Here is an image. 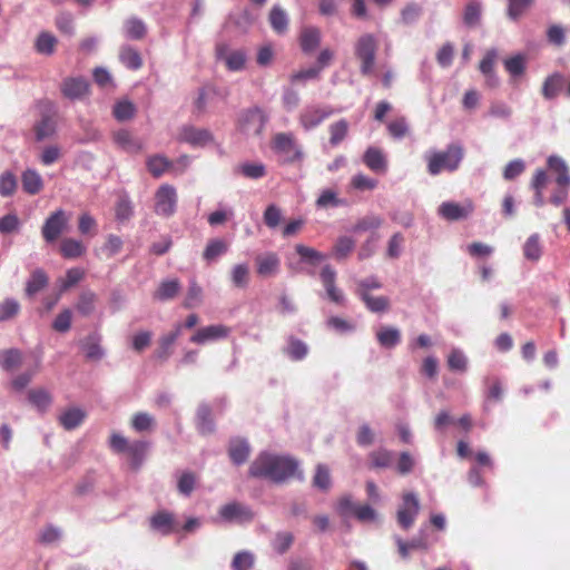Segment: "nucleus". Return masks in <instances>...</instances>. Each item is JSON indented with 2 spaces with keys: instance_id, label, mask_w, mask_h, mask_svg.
<instances>
[{
  "instance_id": "obj_1",
  "label": "nucleus",
  "mask_w": 570,
  "mask_h": 570,
  "mask_svg": "<svg viewBox=\"0 0 570 570\" xmlns=\"http://www.w3.org/2000/svg\"><path fill=\"white\" fill-rule=\"evenodd\" d=\"M297 462L287 456L261 453L249 466V475L283 482L295 475Z\"/></svg>"
},
{
  "instance_id": "obj_2",
  "label": "nucleus",
  "mask_w": 570,
  "mask_h": 570,
  "mask_svg": "<svg viewBox=\"0 0 570 570\" xmlns=\"http://www.w3.org/2000/svg\"><path fill=\"white\" fill-rule=\"evenodd\" d=\"M464 158V148L459 144H450L444 150H434L425 156L428 171L432 176L441 171L453 173L459 169Z\"/></svg>"
},
{
  "instance_id": "obj_3",
  "label": "nucleus",
  "mask_w": 570,
  "mask_h": 570,
  "mask_svg": "<svg viewBox=\"0 0 570 570\" xmlns=\"http://www.w3.org/2000/svg\"><path fill=\"white\" fill-rule=\"evenodd\" d=\"M109 446L115 453L126 454L131 469L138 470L145 460L148 443L145 441L129 442L121 434L114 432L109 439Z\"/></svg>"
},
{
  "instance_id": "obj_4",
  "label": "nucleus",
  "mask_w": 570,
  "mask_h": 570,
  "mask_svg": "<svg viewBox=\"0 0 570 570\" xmlns=\"http://www.w3.org/2000/svg\"><path fill=\"white\" fill-rule=\"evenodd\" d=\"M377 47V40L372 33H364L355 41L354 53L361 62L360 69L363 76L373 72Z\"/></svg>"
},
{
  "instance_id": "obj_5",
  "label": "nucleus",
  "mask_w": 570,
  "mask_h": 570,
  "mask_svg": "<svg viewBox=\"0 0 570 570\" xmlns=\"http://www.w3.org/2000/svg\"><path fill=\"white\" fill-rule=\"evenodd\" d=\"M266 121L267 117L264 111L258 107H254L240 114L237 127L246 135L259 136L265 128Z\"/></svg>"
},
{
  "instance_id": "obj_6",
  "label": "nucleus",
  "mask_w": 570,
  "mask_h": 570,
  "mask_svg": "<svg viewBox=\"0 0 570 570\" xmlns=\"http://www.w3.org/2000/svg\"><path fill=\"white\" fill-rule=\"evenodd\" d=\"M69 215L63 209L51 213L41 228V234L47 243L56 242L66 232L69 223Z\"/></svg>"
},
{
  "instance_id": "obj_7",
  "label": "nucleus",
  "mask_w": 570,
  "mask_h": 570,
  "mask_svg": "<svg viewBox=\"0 0 570 570\" xmlns=\"http://www.w3.org/2000/svg\"><path fill=\"white\" fill-rule=\"evenodd\" d=\"M177 206V193L175 187L168 184L161 185L155 195V213L169 217L174 215Z\"/></svg>"
},
{
  "instance_id": "obj_8",
  "label": "nucleus",
  "mask_w": 570,
  "mask_h": 570,
  "mask_svg": "<svg viewBox=\"0 0 570 570\" xmlns=\"http://www.w3.org/2000/svg\"><path fill=\"white\" fill-rule=\"evenodd\" d=\"M272 148L279 154L287 156V163H295L303 158L302 150L296 146L295 138L291 132H278L273 137Z\"/></svg>"
},
{
  "instance_id": "obj_9",
  "label": "nucleus",
  "mask_w": 570,
  "mask_h": 570,
  "mask_svg": "<svg viewBox=\"0 0 570 570\" xmlns=\"http://www.w3.org/2000/svg\"><path fill=\"white\" fill-rule=\"evenodd\" d=\"M420 510V503L417 497L412 493H405L403 495V502L397 510V523L402 530L406 531L413 524Z\"/></svg>"
},
{
  "instance_id": "obj_10",
  "label": "nucleus",
  "mask_w": 570,
  "mask_h": 570,
  "mask_svg": "<svg viewBox=\"0 0 570 570\" xmlns=\"http://www.w3.org/2000/svg\"><path fill=\"white\" fill-rule=\"evenodd\" d=\"M333 114L331 107L307 106L299 114L298 120L305 130H311L321 125Z\"/></svg>"
},
{
  "instance_id": "obj_11",
  "label": "nucleus",
  "mask_w": 570,
  "mask_h": 570,
  "mask_svg": "<svg viewBox=\"0 0 570 570\" xmlns=\"http://www.w3.org/2000/svg\"><path fill=\"white\" fill-rule=\"evenodd\" d=\"M320 277L328 299L337 305H344L345 296L343 292L336 286V271L334 267L331 265H325L320 273Z\"/></svg>"
},
{
  "instance_id": "obj_12",
  "label": "nucleus",
  "mask_w": 570,
  "mask_h": 570,
  "mask_svg": "<svg viewBox=\"0 0 570 570\" xmlns=\"http://www.w3.org/2000/svg\"><path fill=\"white\" fill-rule=\"evenodd\" d=\"M183 325L177 324L175 328L168 334L161 335L157 342V347L154 351V358L160 363H165L174 352V345L181 334Z\"/></svg>"
},
{
  "instance_id": "obj_13",
  "label": "nucleus",
  "mask_w": 570,
  "mask_h": 570,
  "mask_svg": "<svg viewBox=\"0 0 570 570\" xmlns=\"http://www.w3.org/2000/svg\"><path fill=\"white\" fill-rule=\"evenodd\" d=\"M216 58L223 60L230 71H239L245 67L246 57L242 50L229 51L226 43L216 46Z\"/></svg>"
},
{
  "instance_id": "obj_14",
  "label": "nucleus",
  "mask_w": 570,
  "mask_h": 570,
  "mask_svg": "<svg viewBox=\"0 0 570 570\" xmlns=\"http://www.w3.org/2000/svg\"><path fill=\"white\" fill-rule=\"evenodd\" d=\"M229 333L230 328L223 324L209 325L196 331V333L190 337V342L202 345L209 341L226 338Z\"/></svg>"
},
{
  "instance_id": "obj_15",
  "label": "nucleus",
  "mask_w": 570,
  "mask_h": 570,
  "mask_svg": "<svg viewBox=\"0 0 570 570\" xmlns=\"http://www.w3.org/2000/svg\"><path fill=\"white\" fill-rule=\"evenodd\" d=\"M256 273L261 277H271L278 273L281 259L274 252L257 255L255 258Z\"/></svg>"
},
{
  "instance_id": "obj_16",
  "label": "nucleus",
  "mask_w": 570,
  "mask_h": 570,
  "mask_svg": "<svg viewBox=\"0 0 570 570\" xmlns=\"http://www.w3.org/2000/svg\"><path fill=\"white\" fill-rule=\"evenodd\" d=\"M219 514L225 521L238 523L250 521L253 518L250 510L238 502L223 505Z\"/></svg>"
},
{
  "instance_id": "obj_17",
  "label": "nucleus",
  "mask_w": 570,
  "mask_h": 570,
  "mask_svg": "<svg viewBox=\"0 0 570 570\" xmlns=\"http://www.w3.org/2000/svg\"><path fill=\"white\" fill-rule=\"evenodd\" d=\"M62 95L71 100L81 99L89 92V83L85 78H66L61 83Z\"/></svg>"
},
{
  "instance_id": "obj_18",
  "label": "nucleus",
  "mask_w": 570,
  "mask_h": 570,
  "mask_svg": "<svg viewBox=\"0 0 570 570\" xmlns=\"http://www.w3.org/2000/svg\"><path fill=\"white\" fill-rule=\"evenodd\" d=\"M179 139L194 147H204L213 141V135L206 129L185 127L179 134Z\"/></svg>"
},
{
  "instance_id": "obj_19",
  "label": "nucleus",
  "mask_w": 570,
  "mask_h": 570,
  "mask_svg": "<svg viewBox=\"0 0 570 570\" xmlns=\"http://www.w3.org/2000/svg\"><path fill=\"white\" fill-rule=\"evenodd\" d=\"M150 529L157 532L169 533L178 531L179 527L174 514L163 510L150 517Z\"/></svg>"
},
{
  "instance_id": "obj_20",
  "label": "nucleus",
  "mask_w": 570,
  "mask_h": 570,
  "mask_svg": "<svg viewBox=\"0 0 570 570\" xmlns=\"http://www.w3.org/2000/svg\"><path fill=\"white\" fill-rule=\"evenodd\" d=\"M473 212L472 204L461 206L453 202L442 203L439 207V214L448 220H459L466 218Z\"/></svg>"
},
{
  "instance_id": "obj_21",
  "label": "nucleus",
  "mask_w": 570,
  "mask_h": 570,
  "mask_svg": "<svg viewBox=\"0 0 570 570\" xmlns=\"http://www.w3.org/2000/svg\"><path fill=\"white\" fill-rule=\"evenodd\" d=\"M250 454V446L245 439L234 438L229 441L228 455L232 462L240 465L247 461Z\"/></svg>"
},
{
  "instance_id": "obj_22",
  "label": "nucleus",
  "mask_w": 570,
  "mask_h": 570,
  "mask_svg": "<svg viewBox=\"0 0 570 570\" xmlns=\"http://www.w3.org/2000/svg\"><path fill=\"white\" fill-rule=\"evenodd\" d=\"M548 168L556 174V183L559 187L570 186L569 168L566 161L559 156H550L547 159Z\"/></svg>"
},
{
  "instance_id": "obj_23",
  "label": "nucleus",
  "mask_w": 570,
  "mask_h": 570,
  "mask_svg": "<svg viewBox=\"0 0 570 570\" xmlns=\"http://www.w3.org/2000/svg\"><path fill=\"white\" fill-rule=\"evenodd\" d=\"M57 131V122L55 117L49 114H43L40 120L33 125V132L37 141L51 138Z\"/></svg>"
},
{
  "instance_id": "obj_24",
  "label": "nucleus",
  "mask_w": 570,
  "mask_h": 570,
  "mask_svg": "<svg viewBox=\"0 0 570 570\" xmlns=\"http://www.w3.org/2000/svg\"><path fill=\"white\" fill-rule=\"evenodd\" d=\"M112 138L115 144L127 153L138 154L142 149V144L135 139L126 129L114 132Z\"/></svg>"
},
{
  "instance_id": "obj_25",
  "label": "nucleus",
  "mask_w": 570,
  "mask_h": 570,
  "mask_svg": "<svg viewBox=\"0 0 570 570\" xmlns=\"http://www.w3.org/2000/svg\"><path fill=\"white\" fill-rule=\"evenodd\" d=\"M85 419L86 412L83 410L80 407H70L59 415L58 421L65 430L70 431L78 428Z\"/></svg>"
},
{
  "instance_id": "obj_26",
  "label": "nucleus",
  "mask_w": 570,
  "mask_h": 570,
  "mask_svg": "<svg viewBox=\"0 0 570 570\" xmlns=\"http://www.w3.org/2000/svg\"><path fill=\"white\" fill-rule=\"evenodd\" d=\"M80 346L86 358L89 361H100L104 356V350L100 346V336L97 334H90L85 337L81 341Z\"/></svg>"
},
{
  "instance_id": "obj_27",
  "label": "nucleus",
  "mask_w": 570,
  "mask_h": 570,
  "mask_svg": "<svg viewBox=\"0 0 570 570\" xmlns=\"http://www.w3.org/2000/svg\"><path fill=\"white\" fill-rule=\"evenodd\" d=\"M196 425L199 433L206 435L215 431L212 409L207 404H200L196 413Z\"/></svg>"
},
{
  "instance_id": "obj_28",
  "label": "nucleus",
  "mask_w": 570,
  "mask_h": 570,
  "mask_svg": "<svg viewBox=\"0 0 570 570\" xmlns=\"http://www.w3.org/2000/svg\"><path fill=\"white\" fill-rule=\"evenodd\" d=\"M28 400L41 413L47 412L52 404V395L42 387L29 390Z\"/></svg>"
},
{
  "instance_id": "obj_29",
  "label": "nucleus",
  "mask_w": 570,
  "mask_h": 570,
  "mask_svg": "<svg viewBox=\"0 0 570 570\" xmlns=\"http://www.w3.org/2000/svg\"><path fill=\"white\" fill-rule=\"evenodd\" d=\"M23 190L29 195H37L43 188V180L35 169H26L21 175Z\"/></svg>"
},
{
  "instance_id": "obj_30",
  "label": "nucleus",
  "mask_w": 570,
  "mask_h": 570,
  "mask_svg": "<svg viewBox=\"0 0 570 570\" xmlns=\"http://www.w3.org/2000/svg\"><path fill=\"white\" fill-rule=\"evenodd\" d=\"M301 48L305 53L313 52L321 43V31L315 27H306L299 37Z\"/></svg>"
},
{
  "instance_id": "obj_31",
  "label": "nucleus",
  "mask_w": 570,
  "mask_h": 570,
  "mask_svg": "<svg viewBox=\"0 0 570 570\" xmlns=\"http://www.w3.org/2000/svg\"><path fill=\"white\" fill-rule=\"evenodd\" d=\"M363 161L367 168L376 173L386 170V159L383 153L376 147H368L363 156Z\"/></svg>"
},
{
  "instance_id": "obj_32",
  "label": "nucleus",
  "mask_w": 570,
  "mask_h": 570,
  "mask_svg": "<svg viewBox=\"0 0 570 570\" xmlns=\"http://www.w3.org/2000/svg\"><path fill=\"white\" fill-rule=\"evenodd\" d=\"M120 62L130 70H138L142 67L140 52L131 46H122L119 50Z\"/></svg>"
},
{
  "instance_id": "obj_33",
  "label": "nucleus",
  "mask_w": 570,
  "mask_h": 570,
  "mask_svg": "<svg viewBox=\"0 0 570 570\" xmlns=\"http://www.w3.org/2000/svg\"><path fill=\"white\" fill-rule=\"evenodd\" d=\"M355 240L350 236H340L332 247V256L341 262L345 261L355 248Z\"/></svg>"
},
{
  "instance_id": "obj_34",
  "label": "nucleus",
  "mask_w": 570,
  "mask_h": 570,
  "mask_svg": "<svg viewBox=\"0 0 570 570\" xmlns=\"http://www.w3.org/2000/svg\"><path fill=\"white\" fill-rule=\"evenodd\" d=\"M180 291V282L178 279L163 281L154 293V298L160 302L173 299Z\"/></svg>"
},
{
  "instance_id": "obj_35",
  "label": "nucleus",
  "mask_w": 570,
  "mask_h": 570,
  "mask_svg": "<svg viewBox=\"0 0 570 570\" xmlns=\"http://www.w3.org/2000/svg\"><path fill=\"white\" fill-rule=\"evenodd\" d=\"M564 83L563 76L559 72L552 73L546 78L542 85V96L548 99H554L561 91Z\"/></svg>"
},
{
  "instance_id": "obj_36",
  "label": "nucleus",
  "mask_w": 570,
  "mask_h": 570,
  "mask_svg": "<svg viewBox=\"0 0 570 570\" xmlns=\"http://www.w3.org/2000/svg\"><path fill=\"white\" fill-rule=\"evenodd\" d=\"M86 253V246L78 239L65 238L60 243V254L67 259L81 257Z\"/></svg>"
},
{
  "instance_id": "obj_37",
  "label": "nucleus",
  "mask_w": 570,
  "mask_h": 570,
  "mask_svg": "<svg viewBox=\"0 0 570 570\" xmlns=\"http://www.w3.org/2000/svg\"><path fill=\"white\" fill-rule=\"evenodd\" d=\"M393 453L386 449H377L368 454L370 469H386L392 465Z\"/></svg>"
},
{
  "instance_id": "obj_38",
  "label": "nucleus",
  "mask_w": 570,
  "mask_h": 570,
  "mask_svg": "<svg viewBox=\"0 0 570 570\" xmlns=\"http://www.w3.org/2000/svg\"><path fill=\"white\" fill-rule=\"evenodd\" d=\"M21 363L22 354L18 348L0 351V365L4 371L11 372L18 368Z\"/></svg>"
},
{
  "instance_id": "obj_39",
  "label": "nucleus",
  "mask_w": 570,
  "mask_h": 570,
  "mask_svg": "<svg viewBox=\"0 0 570 570\" xmlns=\"http://www.w3.org/2000/svg\"><path fill=\"white\" fill-rule=\"evenodd\" d=\"M284 352L292 361H302L306 357L308 347L302 340L291 336Z\"/></svg>"
},
{
  "instance_id": "obj_40",
  "label": "nucleus",
  "mask_w": 570,
  "mask_h": 570,
  "mask_svg": "<svg viewBox=\"0 0 570 570\" xmlns=\"http://www.w3.org/2000/svg\"><path fill=\"white\" fill-rule=\"evenodd\" d=\"M171 161L163 155H154L148 157L146 166L148 171L155 177L159 178L171 167Z\"/></svg>"
},
{
  "instance_id": "obj_41",
  "label": "nucleus",
  "mask_w": 570,
  "mask_h": 570,
  "mask_svg": "<svg viewBox=\"0 0 570 570\" xmlns=\"http://www.w3.org/2000/svg\"><path fill=\"white\" fill-rule=\"evenodd\" d=\"M379 343L386 348H393L401 342V332L397 328L384 326L376 333Z\"/></svg>"
},
{
  "instance_id": "obj_42",
  "label": "nucleus",
  "mask_w": 570,
  "mask_h": 570,
  "mask_svg": "<svg viewBox=\"0 0 570 570\" xmlns=\"http://www.w3.org/2000/svg\"><path fill=\"white\" fill-rule=\"evenodd\" d=\"M250 272L246 263L236 264L230 271V281L237 288H245L249 284Z\"/></svg>"
},
{
  "instance_id": "obj_43",
  "label": "nucleus",
  "mask_w": 570,
  "mask_h": 570,
  "mask_svg": "<svg viewBox=\"0 0 570 570\" xmlns=\"http://www.w3.org/2000/svg\"><path fill=\"white\" fill-rule=\"evenodd\" d=\"M125 35L131 40H141L147 33L146 24L138 18H130L124 24Z\"/></svg>"
},
{
  "instance_id": "obj_44",
  "label": "nucleus",
  "mask_w": 570,
  "mask_h": 570,
  "mask_svg": "<svg viewBox=\"0 0 570 570\" xmlns=\"http://www.w3.org/2000/svg\"><path fill=\"white\" fill-rule=\"evenodd\" d=\"M228 250V244L220 238L210 239L203 253V257L207 262H213L217 257L224 255Z\"/></svg>"
},
{
  "instance_id": "obj_45",
  "label": "nucleus",
  "mask_w": 570,
  "mask_h": 570,
  "mask_svg": "<svg viewBox=\"0 0 570 570\" xmlns=\"http://www.w3.org/2000/svg\"><path fill=\"white\" fill-rule=\"evenodd\" d=\"M97 302V295L91 291H83L76 303V309L82 316H89L94 313Z\"/></svg>"
},
{
  "instance_id": "obj_46",
  "label": "nucleus",
  "mask_w": 570,
  "mask_h": 570,
  "mask_svg": "<svg viewBox=\"0 0 570 570\" xmlns=\"http://www.w3.org/2000/svg\"><path fill=\"white\" fill-rule=\"evenodd\" d=\"M269 23L277 33H284L288 27V18L286 12L278 6H274L269 12Z\"/></svg>"
},
{
  "instance_id": "obj_47",
  "label": "nucleus",
  "mask_w": 570,
  "mask_h": 570,
  "mask_svg": "<svg viewBox=\"0 0 570 570\" xmlns=\"http://www.w3.org/2000/svg\"><path fill=\"white\" fill-rule=\"evenodd\" d=\"M330 144L335 147L340 145L348 134V122L345 119H340L328 126Z\"/></svg>"
},
{
  "instance_id": "obj_48",
  "label": "nucleus",
  "mask_w": 570,
  "mask_h": 570,
  "mask_svg": "<svg viewBox=\"0 0 570 570\" xmlns=\"http://www.w3.org/2000/svg\"><path fill=\"white\" fill-rule=\"evenodd\" d=\"M523 255L527 259L537 262L542 255V245L538 234L531 235L523 245Z\"/></svg>"
},
{
  "instance_id": "obj_49",
  "label": "nucleus",
  "mask_w": 570,
  "mask_h": 570,
  "mask_svg": "<svg viewBox=\"0 0 570 570\" xmlns=\"http://www.w3.org/2000/svg\"><path fill=\"white\" fill-rule=\"evenodd\" d=\"M48 284V276L42 269H36L32 272L29 281L27 282L26 293L28 296H32L45 288Z\"/></svg>"
},
{
  "instance_id": "obj_50",
  "label": "nucleus",
  "mask_w": 570,
  "mask_h": 570,
  "mask_svg": "<svg viewBox=\"0 0 570 570\" xmlns=\"http://www.w3.org/2000/svg\"><path fill=\"white\" fill-rule=\"evenodd\" d=\"M235 173L249 179H259L266 175V167L262 163H245L237 166Z\"/></svg>"
},
{
  "instance_id": "obj_51",
  "label": "nucleus",
  "mask_w": 570,
  "mask_h": 570,
  "mask_svg": "<svg viewBox=\"0 0 570 570\" xmlns=\"http://www.w3.org/2000/svg\"><path fill=\"white\" fill-rule=\"evenodd\" d=\"M57 46V38L49 32H41L36 40L35 48L38 53L51 56Z\"/></svg>"
},
{
  "instance_id": "obj_52",
  "label": "nucleus",
  "mask_w": 570,
  "mask_h": 570,
  "mask_svg": "<svg viewBox=\"0 0 570 570\" xmlns=\"http://www.w3.org/2000/svg\"><path fill=\"white\" fill-rule=\"evenodd\" d=\"M534 3V0H508L507 14L511 20H519Z\"/></svg>"
},
{
  "instance_id": "obj_53",
  "label": "nucleus",
  "mask_w": 570,
  "mask_h": 570,
  "mask_svg": "<svg viewBox=\"0 0 570 570\" xmlns=\"http://www.w3.org/2000/svg\"><path fill=\"white\" fill-rule=\"evenodd\" d=\"M365 304L366 308L372 313H384L390 309V299L386 296L367 295L360 297Z\"/></svg>"
},
{
  "instance_id": "obj_54",
  "label": "nucleus",
  "mask_w": 570,
  "mask_h": 570,
  "mask_svg": "<svg viewBox=\"0 0 570 570\" xmlns=\"http://www.w3.org/2000/svg\"><path fill=\"white\" fill-rule=\"evenodd\" d=\"M130 425L136 432L150 431L155 426V419L149 413L137 412L132 415Z\"/></svg>"
},
{
  "instance_id": "obj_55",
  "label": "nucleus",
  "mask_w": 570,
  "mask_h": 570,
  "mask_svg": "<svg viewBox=\"0 0 570 570\" xmlns=\"http://www.w3.org/2000/svg\"><path fill=\"white\" fill-rule=\"evenodd\" d=\"M383 224V219L377 215H367L362 218H360L354 226L352 227V232L360 233V232H367V230H375L380 228Z\"/></svg>"
},
{
  "instance_id": "obj_56",
  "label": "nucleus",
  "mask_w": 570,
  "mask_h": 570,
  "mask_svg": "<svg viewBox=\"0 0 570 570\" xmlns=\"http://www.w3.org/2000/svg\"><path fill=\"white\" fill-rule=\"evenodd\" d=\"M17 190V178L11 171H4L0 175V196H12Z\"/></svg>"
},
{
  "instance_id": "obj_57",
  "label": "nucleus",
  "mask_w": 570,
  "mask_h": 570,
  "mask_svg": "<svg viewBox=\"0 0 570 570\" xmlns=\"http://www.w3.org/2000/svg\"><path fill=\"white\" fill-rule=\"evenodd\" d=\"M20 312V304L12 298L0 302V322L16 317Z\"/></svg>"
},
{
  "instance_id": "obj_58",
  "label": "nucleus",
  "mask_w": 570,
  "mask_h": 570,
  "mask_svg": "<svg viewBox=\"0 0 570 570\" xmlns=\"http://www.w3.org/2000/svg\"><path fill=\"white\" fill-rule=\"evenodd\" d=\"M135 106L128 100L118 101L114 107V117L119 121L131 119L135 115Z\"/></svg>"
},
{
  "instance_id": "obj_59",
  "label": "nucleus",
  "mask_w": 570,
  "mask_h": 570,
  "mask_svg": "<svg viewBox=\"0 0 570 570\" xmlns=\"http://www.w3.org/2000/svg\"><path fill=\"white\" fill-rule=\"evenodd\" d=\"M505 70L513 77L521 76L525 70V58L517 55L504 60Z\"/></svg>"
},
{
  "instance_id": "obj_60",
  "label": "nucleus",
  "mask_w": 570,
  "mask_h": 570,
  "mask_svg": "<svg viewBox=\"0 0 570 570\" xmlns=\"http://www.w3.org/2000/svg\"><path fill=\"white\" fill-rule=\"evenodd\" d=\"M381 287L382 283L379 281V278L375 276H371L357 282L355 294L358 297L367 296L371 295L370 292L372 289H379Z\"/></svg>"
},
{
  "instance_id": "obj_61",
  "label": "nucleus",
  "mask_w": 570,
  "mask_h": 570,
  "mask_svg": "<svg viewBox=\"0 0 570 570\" xmlns=\"http://www.w3.org/2000/svg\"><path fill=\"white\" fill-rule=\"evenodd\" d=\"M342 204V200L337 196V191L334 189H324L316 200V206L320 208L337 207Z\"/></svg>"
},
{
  "instance_id": "obj_62",
  "label": "nucleus",
  "mask_w": 570,
  "mask_h": 570,
  "mask_svg": "<svg viewBox=\"0 0 570 570\" xmlns=\"http://www.w3.org/2000/svg\"><path fill=\"white\" fill-rule=\"evenodd\" d=\"M481 18V7L478 2H471L465 7L463 21L468 27L479 24Z\"/></svg>"
},
{
  "instance_id": "obj_63",
  "label": "nucleus",
  "mask_w": 570,
  "mask_h": 570,
  "mask_svg": "<svg viewBox=\"0 0 570 570\" xmlns=\"http://www.w3.org/2000/svg\"><path fill=\"white\" fill-rule=\"evenodd\" d=\"M295 250L301 256L302 259H305L312 264H316L325 259V256L321 252L312 247L305 246L303 244H297L295 246Z\"/></svg>"
},
{
  "instance_id": "obj_64",
  "label": "nucleus",
  "mask_w": 570,
  "mask_h": 570,
  "mask_svg": "<svg viewBox=\"0 0 570 570\" xmlns=\"http://www.w3.org/2000/svg\"><path fill=\"white\" fill-rule=\"evenodd\" d=\"M234 570H250L254 566V557L249 552H238L233 559Z\"/></svg>"
}]
</instances>
